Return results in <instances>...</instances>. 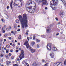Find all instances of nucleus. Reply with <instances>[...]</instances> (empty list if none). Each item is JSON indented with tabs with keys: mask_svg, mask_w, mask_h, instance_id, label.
I'll return each mask as SVG.
<instances>
[{
	"mask_svg": "<svg viewBox=\"0 0 66 66\" xmlns=\"http://www.w3.org/2000/svg\"><path fill=\"white\" fill-rule=\"evenodd\" d=\"M19 20L22 24V27L24 29V27L25 28L28 27V20H27V16L25 14L23 15V18L20 15L18 16Z\"/></svg>",
	"mask_w": 66,
	"mask_h": 66,
	"instance_id": "nucleus-1",
	"label": "nucleus"
},
{
	"mask_svg": "<svg viewBox=\"0 0 66 66\" xmlns=\"http://www.w3.org/2000/svg\"><path fill=\"white\" fill-rule=\"evenodd\" d=\"M57 0H55V1H52L50 2V6L51 7H53V6H55L56 5H57V3L56 2V1Z\"/></svg>",
	"mask_w": 66,
	"mask_h": 66,
	"instance_id": "nucleus-2",
	"label": "nucleus"
},
{
	"mask_svg": "<svg viewBox=\"0 0 66 66\" xmlns=\"http://www.w3.org/2000/svg\"><path fill=\"white\" fill-rule=\"evenodd\" d=\"M24 51L23 50H22L21 54L19 56V58H20V59H19L18 58L17 59V61L20 60L22 59H23L24 57Z\"/></svg>",
	"mask_w": 66,
	"mask_h": 66,
	"instance_id": "nucleus-3",
	"label": "nucleus"
},
{
	"mask_svg": "<svg viewBox=\"0 0 66 66\" xmlns=\"http://www.w3.org/2000/svg\"><path fill=\"white\" fill-rule=\"evenodd\" d=\"M51 43H49L47 44V47L48 50H51Z\"/></svg>",
	"mask_w": 66,
	"mask_h": 66,
	"instance_id": "nucleus-4",
	"label": "nucleus"
},
{
	"mask_svg": "<svg viewBox=\"0 0 66 66\" xmlns=\"http://www.w3.org/2000/svg\"><path fill=\"white\" fill-rule=\"evenodd\" d=\"M41 2H42V5H46L47 4V0H41V1L39 3H40Z\"/></svg>",
	"mask_w": 66,
	"mask_h": 66,
	"instance_id": "nucleus-5",
	"label": "nucleus"
},
{
	"mask_svg": "<svg viewBox=\"0 0 66 66\" xmlns=\"http://www.w3.org/2000/svg\"><path fill=\"white\" fill-rule=\"evenodd\" d=\"M26 10L28 12H30L31 13H33V10L32 9H30L29 8V7H26Z\"/></svg>",
	"mask_w": 66,
	"mask_h": 66,
	"instance_id": "nucleus-6",
	"label": "nucleus"
},
{
	"mask_svg": "<svg viewBox=\"0 0 66 66\" xmlns=\"http://www.w3.org/2000/svg\"><path fill=\"white\" fill-rule=\"evenodd\" d=\"M24 45H26V47H27V49H28V48H29V47H30V46H29L28 42L27 41H26L25 42V43H24Z\"/></svg>",
	"mask_w": 66,
	"mask_h": 66,
	"instance_id": "nucleus-7",
	"label": "nucleus"
},
{
	"mask_svg": "<svg viewBox=\"0 0 66 66\" xmlns=\"http://www.w3.org/2000/svg\"><path fill=\"white\" fill-rule=\"evenodd\" d=\"M34 3V2L33 1H32L31 0H29L27 2V4H28V5H30V4H33Z\"/></svg>",
	"mask_w": 66,
	"mask_h": 66,
	"instance_id": "nucleus-8",
	"label": "nucleus"
},
{
	"mask_svg": "<svg viewBox=\"0 0 66 66\" xmlns=\"http://www.w3.org/2000/svg\"><path fill=\"white\" fill-rule=\"evenodd\" d=\"M29 47V48L30 50V51H31V52L32 53H33V52H34L35 51V50L33 49L31 47Z\"/></svg>",
	"mask_w": 66,
	"mask_h": 66,
	"instance_id": "nucleus-9",
	"label": "nucleus"
},
{
	"mask_svg": "<svg viewBox=\"0 0 66 66\" xmlns=\"http://www.w3.org/2000/svg\"><path fill=\"white\" fill-rule=\"evenodd\" d=\"M64 14V13L63 11H61L60 12V15L63 18V17H64V16L63 15V14Z\"/></svg>",
	"mask_w": 66,
	"mask_h": 66,
	"instance_id": "nucleus-10",
	"label": "nucleus"
},
{
	"mask_svg": "<svg viewBox=\"0 0 66 66\" xmlns=\"http://www.w3.org/2000/svg\"><path fill=\"white\" fill-rule=\"evenodd\" d=\"M38 64L34 62L33 64L32 65V66H38Z\"/></svg>",
	"mask_w": 66,
	"mask_h": 66,
	"instance_id": "nucleus-11",
	"label": "nucleus"
},
{
	"mask_svg": "<svg viewBox=\"0 0 66 66\" xmlns=\"http://www.w3.org/2000/svg\"><path fill=\"white\" fill-rule=\"evenodd\" d=\"M13 2V1H11L10 4V7L11 8L12 10V5H13L12 4Z\"/></svg>",
	"mask_w": 66,
	"mask_h": 66,
	"instance_id": "nucleus-12",
	"label": "nucleus"
},
{
	"mask_svg": "<svg viewBox=\"0 0 66 66\" xmlns=\"http://www.w3.org/2000/svg\"><path fill=\"white\" fill-rule=\"evenodd\" d=\"M50 55L51 57H52V58H53V57H54V53H51L50 54Z\"/></svg>",
	"mask_w": 66,
	"mask_h": 66,
	"instance_id": "nucleus-13",
	"label": "nucleus"
},
{
	"mask_svg": "<svg viewBox=\"0 0 66 66\" xmlns=\"http://www.w3.org/2000/svg\"><path fill=\"white\" fill-rule=\"evenodd\" d=\"M11 61H7L6 62V64H7V65H9V64H11Z\"/></svg>",
	"mask_w": 66,
	"mask_h": 66,
	"instance_id": "nucleus-14",
	"label": "nucleus"
},
{
	"mask_svg": "<svg viewBox=\"0 0 66 66\" xmlns=\"http://www.w3.org/2000/svg\"><path fill=\"white\" fill-rule=\"evenodd\" d=\"M52 50H53V51H56V50H57V49L56 47H54L52 48Z\"/></svg>",
	"mask_w": 66,
	"mask_h": 66,
	"instance_id": "nucleus-15",
	"label": "nucleus"
},
{
	"mask_svg": "<svg viewBox=\"0 0 66 66\" xmlns=\"http://www.w3.org/2000/svg\"><path fill=\"white\" fill-rule=\"evenodd\" d=\"M26 60L22 62V64H24L25 65V64H26L27 63H26Z\"/></svg>",
	"mask_w": 66,
	"mask_h": 66,
	"instance_id": "nucleus-16",
	"label": "nucleus"
},
{
	"mask_svg": "<svg viewBox=\"0 0 66 66\" xmlns=\"http://www.w3.org/2000/svg\"><path fill=\"white\" fill-rule=\"evenodd\" d=\"M52 7L53 9L54 10H56V7H55V6L52 7Z\"/></svg>",
	"mask_w": 66,
	"mask_h": 66,
	"instance_id": "nucleus-17",
	"label": "nucleus"
},
{
	"mask_svg": "<svg viewBox=\"0 0 66 66\" xmlns=\"http://www.w3.org/2000/svg\"><path fill=\"white\" fill-rule=\"evenodd\" d=\"M36 1L38 3H39L41 1V0H36Z\"/></svg>",
	"mask_w": 66,
	"mask_h": 66,
	"instance_id": "nucleus-18",
	"label": "nucleus"
},
{
	"mask_svg": "<svg viewBox=\"0 0 66 66\" xmlns=\"http://www.w3.org/2000/svg\"><path fill=\"white\" fill-rule=\"evenodd\" d=\"M6 47L7 48H10V45H6Z\"/></svg>",
	"mask_w": 66,
	"mask_h": 66,
	"instance_id": "nucleus-19",
	"label": "nucleus"
},
{
	"mask_svg": "<svg viewBox=\"0 0 66 66\" xmlns=\"http://www.w3.org/2000/svg\"><path fill=\"white\" fill-rule=\"evenodd\" d=\"M31 44L32 46H33V45H35V43L34 42H32L31 43Z\"/></svg>",
	"mask_w": 66,
	"mask_h": 66,
	"instance_id": "nucleus-20",
	"label": "nucleus"
},
{
	"mask_svg": "<svg viewBox=\"0 0 66 66\" xmlns=\"http://www.w3.org/2000/svg\"><path fill=\"white\" fill-rule=\"evenodd\" d=\"M50 28H48L47 31V32L48 33V32H49V31H50Z\"/></svg>",
	"mask_w": 66,
	"mask_h": 66,
	"instance_id": "nucleus-21",
	"label": "nucleus"
},
{
	"mask_svg": "<svg viewBox=\"0 0 66 66\" xmlns=\"http://www.w3.org/2000/svg\"><path fill=\"white\" fill-rule=\"evenodd\" d=\"M21 38V35H19V38H18L19 39H20Z\"/></svg>",
	"mask_w": 66,
	"mask_h": 66,
	"instance_id": "nucleus-22",
	"label": "nucleus"
},
{
	"mask_svg": "<svg viewBox=\"0 0 66 66\" xmlns=\"http://www.w3.org/2000/svg\"><path fill=\"white\" fill-rule=\"evenodd\" d=\"M25 66H29V64H28V63H26V64H25Z\"/></svg>",
	"mask_w": 66,
	"mask_h": 66,
	"instance_id": "nucleus-23",
	"label": "nucleus"
},
{
	"mask_svg": "<svg viewBox=\"0 0 66 66\" xmlns=\"http://www.w3.org/2000/svg\"><path fill=\"white\" fill-rule=\"evenodd\" d=\"M42 37H44V38L46 36L45 35H41Z\"/></svg>",
	"mask_w": 66,
	"mask_h": 66,
	"instance_id": "nucleus-24",
	"label": "nucleus"
},
{
	"mask_svg": "<svg viewBox=\"0 0 66 66\" xmlns=\"http://www.w3.org/2000/svg\"><path fill=\"white\" fill-rule=\"evenodd\" d=\"M16 23H18L19 21L18 20H16Z\"/></svg>",
	"mask_w": 66,
	"mask_h": 66,
	"instance_id": "nucleus-25",
	"label": "nucleus"
},
{
	"mask_svg": "<svg viewBox=\"0 0 66 66\" xmlns=\"http://www.w3.org/2000/svg\"><path fill=\"white\" fill-rule=\"evenodd\" d=\"M16 32H17V31H14L13 33L14 35H15V34L16 33Z\"/></svg>",
	"mask_w": 66,
	"mask_h": 66,
	"instance_id": "nucleus-26",
	"label": "nucleus"
},
{
	"mask_svg": "<svg viewBox=\"0 0 66 66\" xmlns=\"http://www.w3.org/2000/svg\"><path fill=\"white\" fill-rule=\"evenodd\" d=\"M36 41L38 43V42H40V40H39L38 39H36Z\"/></svg>",
	"mask_w": 66,
	"mask_h": 66,
	"instance_id": "nucleus-27",
	"label": "nucleus"
},
{
	"mask_svg": "<svg viewBox=\"0 0 66 66\" xmlns=\"http://www.w3.org/2000/svg\"><path fill=\"white\" fill-rule=\"evenodd\" d=\"M35 38V36H33V39L34 40Z\"/></svg>",
	"mask_w": 66,
	"mask_h": 66,
	"instance_id": "nucleus-28",
	"label": "nucleus"
},
{
	"mask_svg": "<svg viewBox=\"0 0 66 66\" xmlns=\"http://www.w3.org/2000/svg\"><path fill=\"white\" fill-rule=\"evenodd\" d=\"M11 60H13V59H14V56H12L11 58Z\"/></svg>",
	"mask_w": 66,
	"mask_h": 66,
	"instance_id": "nucleus-29",
	"label": "nucleus"
},
{
	"mask_svg": "<svg viewBox=\"0 0 66 66\" xmlns=\"http://www.w3.org/2000/svg\"><path fill=\"white\" fill-rule=\"evenodd\" d=\"M7 36V34H5L4 35V37H6V36Z\"/></svg>",
	"mask_w": 66,
	"mask_h": 66,
	"instance_id": "nucleus-30",
	"label": "nucleus"
},
{
	"mask_svg": "<svg viewBox=\"0 0 66 66\" xmlns=\"http://www.w3.org/2000/svg\"><path fill=\"white\" fill-rule=\"evenodd\" d=\"M6 30L7 31H9L10 30V28H7Z\"/></svg>",
	"mask_w": 66,
	"mask_h": 66,
	"instance_id": "nucleus-31",
	"label": "nucleus"
},
{
	"mask_svg": "<svg viewBox=\"0 0 66 66\" xmlns=\"http://www.w3.org/2000/svg\"><path fill=\"white\" fill-rule=\"evenodd\" d=\"M28 8L29 9H32V7L31 6H29L28 7Z\"/></svg>",
	"mask_w": 66,
	"mask_h": 66,
	"instance_id": "nucleus-32",
	"label": "nucleus"
},
{
	"mask_svg": "<svg viewBox=\"0 0 66 66\" xmlns=\"http://www.w3.org/2000/svg\"><path fill=\"white\" fill-rule=\"evenodd\" d=\"M8 38H9V39H10V40L12 39V38H11V37H8Z\"/></svg>",
	"mask_w": 66,
	"mask_h": 66,
	"instance_id": "nucleus-33",
	"label": "nucleus"
},
{
	"mask_svg": "<svg viewBox=\"0 0 66 66\" xmlns=\"http://www.w3.org/2000/svg\"><path fill=\"white\" fill-rule=\"evenodd\" d=\"M14 31H11V33H12V34H13V33L14 34Z\"/></svg>",
	"mask_w": 66,
	"mask_h": 66,
	"instance_id": "nucleus-34",
	"label": "nucleus"
},
{
	"mask_svg": "<svg viewBox=\"0 0 66 66\" xmlns=\"http://www.w3.org/2000/svg\"><path fill=\"white\" fill-rule=\"evenodd\" d=\"M64 65H66V60L64 61Z\"/></svg>",
	"mask_w": 66,
	"mask_h": 66,
	"instance_id": "nucleus-35",
	"label": "nucleus"
},
{
	"mask_svg": "<svg viewBox=\"0 0 66 66\" xmlns=\"http://www.w3.org/2000/svg\"><path fill=\"white\" fill-rule=\"evenodd\" d=\"M1 21H2V22H4L3 19H1Z\"/></svg>",
	"mask_w": 66,
	"mask_h": 66,
	"instance_id": "nucleus-36",
	"label": "nucleus"
},
{
	"mask_svg": "<svg viewBox=\"0 0 66 66\" xmlns=\"http://www.w3.org/2000/svg\"><path fill=\"white\" fill-rule=\"evenodd\" d=\"M39 44H38L37 45V48H39Z\"/></svg>",
	"mask_w": 66,
	"mask_h": 66,
	"instance_id": "nucleus-37",
	"label": "nucleus"
},
{
	"mask_svg": "<svg viewBox=\"0 0 66 66\" xmlns=\"http://www.w3.org/2000/svg\"><path fill=\"white\" fill-rule=\"evenodd\" d=\"M13 66H18V65L17 64H15V65H13Z\"/></svg>",
	"mask_w": 66,
	"mask_h": 66,
	"instance_id": "nucleus-38",
	"label": "nucleus"
},
{
	"mask_svg": "<svg viewBox=\"0 0 66 66\" xmlns=\"http://www.w3.org/2000/svg\"><path fill=\"white\" fill-rule=\"evenodd\" d=\"M11 55L12 54L11 53H10L9 54V56H11Z\"/></svg>",
	"mask_w": 66,
	"mask_h": 66,
	"instance_id": "nucleus-39",
	"label": "nucleus"
},
{
	"mask_svg": "<svg viewBox=\"0 0 66 66\" xmlns=\"http://www.w3.org/2000/svg\"><path fill=\"white\" fill-rule=\"evenodd\" d=\"M29 39H32V37H30L29 38Z\"/></svg>",
	"mask_w": 66,
	"mask_h": 66,
	"instance_id": "nucleus-40",
	"label": "nucleus"
},
{
	"mask_svg": "<svg viewBox=\"0 0 66 66\" xmlns=\"http://www.w3.org/2000/svg\"><path fill=\"white\" fill-rule=\"evenodd\" d=\"M64 3V5L65 6L66 5V2H63Z\"/></svg>",
	"mask_w": 66,
	"mask_h": 66,
	"instance_id": "nucleus-41",
	"label": "nucleus"
},
{
	"mask_svg": "<svg viewBox=\"0 0 66 66\" xmlns=\"http://www.w3.org/2000/svg\"><path fill=\"white\" fill-rule=\"evenodd\" d=\"M17 31L18 32H19L20 31V29H18L17 30Z\"/></svg>",
	"mask_w": 66,
	"mask_h": 66,
	"instance_id": "nucleus-42",
	"label": "nucleus"
},
{
	"mask_svg": "<svg viewBox=\"0 0 66 66\" xmlns=\"http://www.w3.org/2000/svg\"><path fill=\"white\" fill-rule=\"evenodd\" d=\"M9 8H10V7H9V6H7V9H9Z\"/></svg>",
	"mask_w": 66,
	"mask_h": 66,
	"instance_id": "nucleus-43",
	"label": "nucleus"
},
{
	"mask_svg": "<svg viewBox=\"0 0 66 66\" xmlns=\"http://www.w3.org/2000/svg\"><path fill=\"white\" fill-rule=\"evenodd\" d=\"M55 19H56V20H57H57H58V19L57 18H55Z\"/></svg>",
	"mask_w": 66,
	"mask_h": 66,
	"instance_id": "nucleus-44",
	"label": "nucleus"
},
{
	"mask_svg": "<svg viewBox=\"0 0 66 66\" xmlns=\"http://www.w3.org/2000/svg\"><path fill=\"white\" fill-rule=\"evenodd\" d=\"M45 10H47V9H48V8H47V7H45Z\"/></svg>",
	"mask_w": 66,
	"mask_h": 66,
	"instance_id": "nucleus-45",
	"label": "nucleus"
},
{
	"mask_svg": "<svg viewBox=\"0 0 66 66\" xmlns=\"http://www.w3.org/2000/svg\"><path fill=\"white\" fill-rule=\"evenodd\" d=\"M4 41L5 42L6 41V39H4Z\"/></svg>",
	"mask_w": 66,
	"mask_h": 66,
	"instance_id": "nucleus-46",
	"label": "nucleus"
},
{
	"mask_svg": "<svg viewBox=\"0 0 66 66\" xmlns=\"http://www.w3.org/2000/svg\"><path fill=\"white\" fill-rule=\"evenodd\" d=\"M59 34V33H57V34H56V35L57 36V35H58Z\"/></svg>",
	"mask_w": 66,
	"mask_h": 66,
	"instance_id": "nucleus-47",
	"label": "nucleus"
},
{
	"mask_svg": "<svg viewBox=\"0 0 66 66\" xmlns=\"http://www.w3.org/2000/svg\"><path fill=\"white\" fill-rule=\"evenodd\" d=\"M6 53H8V51L7 50H6Z\"/></svg>",
	"mask_w": 66,
	"mask_h": 66,
	"instance_id": "nucleus-48",
	"label": "nucleus"
},
{
	"mask_svg": "<svg viewBox=\"0 0 66 66\" xmlns=\"http://www.w3.org/2000/svg\"><path fill=\"white\" fill-rule=\"evenodd\" d=\"M2 56H3V55L2 54H1V57H2Z\"/></svg>",
	"mask_w": 66,
	"mask_h": 66,
	"instance_id": "nucleus-49",
	"label": "nucleus"
},
{
	"mask_svg": "<svg viewBox=\"0 0 66 66\" xmlns=\"http://www.w3.org/2000/svg\"><path fill=\"white\" fill-rule=\"evenodd\" d=\"M45 61V60H42V62H44V61Z\"/></svg>",
	"mask_w": 66,
	"mask_h": 66,
	"instance_id": "nucleus-50",
	"label": "nucleus"
},
{
	"mask_svg": "<svg viewBox=\"0 0 66 66\" xmlns=\"http://www.w3.org/2000/svg\"><path fill=\"white\" fill-rule=\"evenodd\" d=\"M27 39H28V40H29V37H28Z\"/></svg>",
	"mask_w": 66,
	"mask_h": 66,
	"instance_id": "nucleus-51",
	"label": "nucleus"
},
{
	"mask_svg": "<svg viewBox=\"0 0 66 66\" xmlns=\"http://www.w3.org/2000/svg\"><path fill=\"white\" fill-rule=\"evenodd\" d=\"M10 45L11 46H12V43H11L10 44Z\"/></svg>",
	"mask_w": 66,
	"mask_h": 66,
	"instance_id": "nucleus-52",
	"label": "nucleus"
},
{
	"mask_svg": "<svg viewBox=\"0 0 66 66\" xmlns=\"http://www.w3.org/2000/svg\"><path fill=\"white\" fill-rule=\"evenodd\" d=\"M18 51H18V50H16V52H18Z\"/></svg>",
	"mask_w": 66,
	"mask_h": 66,
	"instance_id": "nucleus-53",
	"label": "nucleus"
},
{
	"mask_svg": "<svg viewBox=\"0 0 66 66\" xmlns=\"http://www.w3.org/2000/svg\"><path fill=\"white\" fill-rule=\"evenodd\" d=\"M1 61L2 62H3V59H1Z\"/></svg>",
	"mask_w": 66,
	"mask_h": 66,
	"instance_id": "nucleus-54",
	"label": "nucleus"
},
{
	"mask_svg": "<svg viewBox=\"0 0 66 66\" xmlns=\"http://www.w3.org/2000/svg\"><path fill=\"white\" fill-rule=\"evenodd\" d=\"M26 35H28V32H26Z\"/></svg>",
	"mask_w": 66,
	"mask_h": 66,
	"instance_id": "nucleus-55",
	"label": "nucleus"
},
{
	"mask_svg": "<svg viewBox=\"0 0 66 66\" xmlns=\"http://www.w3.org/2000/svg\"><path fill=\"white\" fill-rule=\"evenodd\" d=\"M14 28L15 29H16V26H14Z\"/></svg>",
	"mask_w": 66,
	"mask_h": 66,
	"instance_id": "nucleus-56",
	"label": "nucleus"
},
{
	"mask_svg": "<svg viewBox=\"0 0 66 66\" xmlns=\"http://www.w3.org/2000/svg\"><path fill=\"white\" fill-rule=\"evenodd\" d=\"M5 56H6V58H7V55H6Z\"/></svg>",
	"mask_w": 66,
	"mask_h": 66,
	"instance_id": "nucleus-57",
	"label": "nucleus"
},
{
	"mask_svg": "<svg viewBox=\"0 0 66 66\" xmlns=\"http://www.w3.org/2000/svg\"><path fill=\"white\" fill-rule=\"evenodd\" d=\"M10 52H13V50H10Z\"/></svg>",
	"mask_w": 66,
	"mask_h": 66,
	"instance_id": "nucleus-58",
	"label": "nucleus"
},
{
	"mask_svg": "<svg viewBox=\"0 0 66 66\" xmlns=\"http://www.w3.org/2000/svg\"><path fill=\"white\" fill-rule=\"evenodd\" d=\"M16 50H17V49H18V47H17V46H16Z\"/></svg>",
	"mask_w": 66,
	"mask_h": 66,
	"instance_id": "nucleus-59",
	"label": "nucleus"
},
{
	"mask_svg": "<svg viewBox=\"0 0 66 66\" xmlns=\"http://www.w3.org/2000/svg\"><path fill=\"white\" fill-rule=\"evenodd\" d=\"M58 24H59V25H60V22H58Z\"/></svg>",
	"mask_w": 66,
	"mask_h": 66,
	"instance_id": "nucleus-60",
	"label": "nucleus"
},
{
	"mask_svg": "<svg viewBox=\"0 0 66 66\" xmlns=\"http://www.w3.org/2000/svg\"><path fill=\"white\" fill-rule=\"evenodd\" d=\"M19 50H20H20H21V48H19Z\"/></svg>",
	"mask_w": 66,
	"mask_h": 66,
	"instance_id": "nucleus-61",
	"label": "nucleus"
},
{
	"mask_svg": "<svg viewBox=\"0 0 66 66\" xmlns=\"http://www.w3.org/2000/svg\"><path fill=\"white\" fill-rule=\"evenodd\" d=\"M12 46H13V47H14V46H15V45L13 44L12 45Z\"/></svg>",
	"mask_w": 66,
	"mask_h": 66,
	"instance_id": "nucleus-62",
	"label": "nucleus"
},
{
	"mask_svg": "<svg viewBox=\"0 0 66 66\" xmlns=\"http://www.w3.org/2000/svg\"><path fill=\"white\" fill-rule=\"evenodd\" d=\"M3 33H5V31L3 30Z\"/></svg>",
	"mask_w": 66,
	"mask_h": 66,
	"instance_id": "nucleus-63",
	"label": "nucleus"
},
{
	"mask_svg": "<svg viewBox=\"0 0 66 66\" xmlns=\"http://www.w3.org/2000/svg\"><path fill=\"white\" fill-rule=\"evenodd\" d=\"M18 45H19H19H20V43H19L18 44Z\"/></svg>",
	"mask_w": 66,
	"mask_h": 66,
	"instance_id": "nucleus-64",
	"label": "nucleus"
}]
</instances>
